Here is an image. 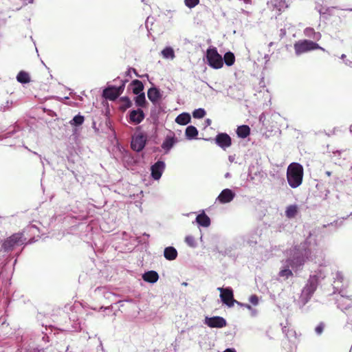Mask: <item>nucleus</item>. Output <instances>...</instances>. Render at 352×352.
Here are the masks:
<instances>
[{"instance_id": "obj_50", "label": "nucleus", "mask_w": 352, "mask_h": 352, "mask_svg": "<svg viewBox=\"0 0 352 352\" xmlns=\"http://www.w3.org/2000/svg\"><path fill=\"white\" fill-rule=\"evenodd\" d=\"M230 176H231V175L230 173H226L225 175L226 178H229V177H230Z\"/></svg>"}, {"instance_id": "obj_21", "label": "nucleus", "mask_w": 352, "mask_h": 352, "mask_svg": "<svg viewBox=\"0 0 352 352\" xmlns=\"http://www.w3.org/2000/svg\"><path fill=\"white\" fill-rule=\"evenodd\" d=\"M131 85L134 94L137 95L144 93V85L142 81L139 80H133L131 82Z\"/></svg>"}, {"instance_id": "obj_11", "label": "nucleus", "mask_w": 352, "mask_h": 352, "mask_svg": "<svg viewBox=\"0 0 352 352\" xmlns=\"http://www.w3.org/2000/svg\"><path fill=\"white\" fill-rule=\"evenodd\" d=\"M235 196L236 194L232 190L225 188L218 195L216 201L221 204H228L231 202L234 199Z\"/></svg>"}, {"instance_id": "obj_1", "label": "nucleus", "mask_w": 352, "mask_h": 352, "mask_svg": "<svg viewBox=\"0 0 352 352\" xmlns=\"http://www.w3.org/2000/svg\"><path fill=\"white\" fill-rule=\"evenodd\" d=\"M303 167L297 162L291 163L287 169V179L290 187L296 188L302 182Z\"/></svg>"}, {"instance_id": "obj_19", "label": "nucleus", "mask_w": 352, "mask_h": 352, "mask_svg": "<svg viewBox=\"0 0 352 352\" xmlns=\"http://www.w3.org/2000/svg\"><path fill=\"white\" fill-rule=\"evenodd\" d=\"M191 121L190 115L188 113H182L175 118V122L181 125H186Z\"/></svg>"}, {"instance_id": "obj_39", "label": "nucleus", "mask_w": 352, "mask_h": 352, "mask_svg": "<svg viewBox=\"0 0 352 352\" xmlns=\"http://www.w3.org/2000/svg\"><path fill=\"white\" fill-rule=\"evenodd\" d=\"M249 300H250V303L252 305H256L258 304V298L255 294L251 295Z\"/></svg>"}, {"instance_id": "obj_10", "label": "nucleus", "mask_w": 352, "mask_h": 352, "mask_svg": "<svg viewBox=\"0 0 352 352\" xmlns=\"http://www.w3.org/2000/svg\"><path fill=\"white\" fill-rule=\"evenodd\" d=\"M166 164L164 162L158 160L154 164H153L151 167V175L152 178L155 180H159L164 170H165Z\"/></svg>"}, {"instance_id": "obj_46", "label": "nucleus", "mask_w": 352, "mask_h": 352, "mask_svg": "<svg viewBox=\"0 0 352 352\" xmlns=\"http://www.w3.org/2000/svg\"><path fill=\"white\" fill-rule=\"evenodd\" d=\"M248 177H249L250 179H254V177L252 175V173H251L250 169H249Z\"/></svg>"}, {"instance_id": "obj_25", "label": "nucleus", "mask_w": 352, "mask_h": 352, "mask_svg": "<svg viewBox=\"0 0 352 352\" xmlns=\"http://www.w3.org/2000/svg\"><path fill=\"white\" fill-rule=\"evenodd\" d=\"M298 213V206L296 204L289 205L285 210V216L288 219L294 218Z\"/></svg>"}, {"instance_id": "obj_12", "label": "nucleus", "mask_w": 352, "mask_h": 352, "mask_svg": "<svg viewBox=\"0 0 352 352\" xmlns=\"http://www.w3.org/2000/svg\"><path fill=\"white\" fill-rule=\"evenodd\" d=\"M129 122L138 124L143 121L145 118V114L142 109L138 108L137 109H131L128 113Z\"/></svg>"}, {"instance_id": "obj_52", "label": "nucleus", "mask_w": 352, "mask_h": 352, "mask_svg": "<svg viewBox=\"0 0 352 352\" xmlns=\"http://www.w3.org/2000/svg\"><path fill=\"white\" fill-rule=\"evenodd\" d=\"M245 306H246V307H247L248 309H251V306H250L249 304H247Z\"/></svg>"}, {"instance_id": "obj_53", "label": "nucleus", "mask_w": 352, "mask_h": 352, "mask_svg": "<svg viewBox=\"0 0 352 352\" xmlns=\"http://www.w3.org/2000/svg\"><path fill=\"white\" fill-rule=\"evenodd\" d=\"M33 239H29V240L28 241V242H29V243L34 242V241H33Z\"/></svg>"}, {"instance_id": "obj_28", "label": "nucleus", "mask_w": 352, "mask_h": 352, "mask_svg": "<svg viewBox=\"0 0 352 352\" xmlns=\"http://www.w3.org/2000/svg\"><path fill=\"white\" fill-rule=\"evenodd\" d=\"M16 80L21 84H26L30 81V77L26 72L21 71L16 76Z\"/></svg>"}, {"instance_id": "obj_49", "label": "nucleus", "mask_w": 352, "mask_h": 352, "mask_svg": "<svg viewBox=\"0 0 352 352\" xmlns=\"http://www.w3.org/2000/svg\"><path fill=\"white\" fill-rule=\"evenodd\" d=\"M325 174H326L327 176L329 177V176L331 175V172L327 170V171L325 172Z\"/></svg>"}, {"instance_id": "obj_48", "label": "nucleus", "mask_w": 352, "mask_h": 352, "mask_svg": "<svg viewBox=\"0 0 352 352\" xmlns=\"http://www.w3.org/2000/svg\"><path fill=\"white\" fill-rule=\"evenodd\" d=\"M264 58L266 60V61H268L270 60V56L268 54H265Z\"/></svg>"}, {"instance_id": "obj_26", "label": "nucleus", "mask_w": 352, "mask_h": 352, "mask_svg": "<svg viewBox=\"0 0 352 352\" xmlns=\"http://www.w3.org/2000/svg\"><path fill=\"white\" fill-rule=\"evenodd\" d=\"M304 34L306 36L311 38L314 40H319L321 37L320 32H316L312 28H307L304 30Z\"/></svg>"}, {"instance_id": "obj_13", "label": "nucleus", "mask_w": 352, "mask_h": 352, "mask_svg": "<svg viewBox=\"0 0 352 352\" xmlns=\"http://www.w3.org/2000/svg\"><path fill=\"white\" fill-rule=\"evenodd\" d=\"M205 323L210 328H222L227 325L226 320L221 316L207 317Z\"/></svg>"}, {"instance_id": "obj_16", "label": "nucleus", "mask_w": 352, "mask_h": 352, "mask_svg": "<svg viewBox=\"0 0 352 352\" xmlns=\"http://www.w3.org/2000/svg\"><path fill=\"white\" fill-rule=\"evenodd\" d=\"M195 221L199 226L204 228L210 225V219L204 210L196 217Z\"/></svg>"}, {"instance_id": "obj_3", "label": "nucleus", "mask_w": 352, "mask_h": 352, "mask_svg": "<svg viewBox=\"0 0 352 352\" xmlns=\"http://www.w3.org/2000/svg\"><path fill=\"white\" fill-rule=\"evenodd\" d=\"M294 48L295 50V54L297 56H299L302 54L314 50L320 49L324 50L323 48L319 46L318 43L316 42L309 41V40H300L296 42L294 45Z\"/></svg>"}, {"instance_id": "obj_2", "label": "nucleus", "mask_w": 352, "mask_h": 352, "mask_svg": "<svg viewBox=\"0 0 352 352\" xmlns=\"http://www.w3.org/2000/svg\"><path fill=\"white\" fill-rule=\"evenodd\" d=\"M310 254V250L306 248L292 250L290 251V257L287 260V263L293 269H298L304 264Z\"/></svg>"}, {"instance_id": "obj_6", "label": "nucleus", "mask_w": 352, "mask_h": 352, "mask_svg": "<svg viewBox=\"0 0 352 352\" xmlns=\"http://www.w3.org/2000/svg\"><path fill=\"white\" fill-rule=\"evenodd\" d=\"M146 142V136L143 133H139L132 137L131 147L133 151L136 152H140L144 148Z\"/></svg>"}, {"instance_id": "obj_27", "label": "nucleus", "mask_w": 352, "mask_h": 352, "mask_svg": "<svg viewBox=\"0 0 352 352\" xmlns=\"http://www.w3.org/2000/svg\"><path fill=\"white\" fill-rule=\"evenodd\" d=\"M134 100L136 106L139 107H144L147 104L144 93L137 94Z\"/></svg>"}, {"instance_id": "obj_14", "label": "nucleus", "mask_w": 352, "mask_h": 352, "mask_svg": "<svg viewBox=\"0 0 352 352\" xmlns=\"http://www.w3.org/2000/svg\"><path fill=\"white\" fill-rule=\"evenodd\" d=\"M318 287V279L315 277L310 278L305 287H303L302 293L310 298Z\"/></svg>"}, {"instance_id": "obj_37", "label": "nucleus", "mask_w": 352, "mask_h": 352, "mask_svg": "<svg viewBox=\"0 0 352 352\" xmlns=\"http://www.w3.org/2000/svg\"><path fill=\"white\" fill-rule=\"evenodd\" d=\"M12 101L7 100L5 103L1 106V110L3 111H8L11 109L12 105Z\"/></svg>"}, {"instance_id": "obj_23", "label": "nucleus", "mask_w": 352, "mask_h": 352, "mask_svg": "<svg viewBox=\"0 0 352 352\" xmlns=\"http://www.w3.org/2000/svg\"><path fill=\"white\" fill-rule=\"evenodd\" d=\"M164 257L169 261L175 259L177 257V251L176 248L173 247L165 248Z\"/></svg>"}, {"instance_id": "obj_30", "label": "nucleus", "mask_w": 352, "mask_h": 352, "mask_svg": "<svg viewBox=\"0 0 352 352\" xmlns=\"http://www.w3.org/2000/svg\"><path fill=\"white\" fill-rule=\"evenodd\" d=\"M84 121L85 117L78 113L69 121V124L73 126H80L83 124Z\"/></svg>"}, {"instance_id": "obj_9", "label": "nucleus", "mask_w": 352, "mask_h": 352, "mask_svg": "<svg viewBox=\"0 0 352 352\" xmlns=\"http://www.w3.org/2000/svg\"><path fill=\"white\" fill-rule=\"evenodd\" d=\"M214 141L217 145L223 150H226L232 144V139L226 133H219L216 135Z\"/></svg>"}, {"instance_id": "obj_17", "label": "nucleus", "mask_w": 352, "mask_h": 352, "mask_svg": "<svg viewBox=\"0 0 352 352\" xmlns=\"http://www.w3.org/2000/svg\"><path fill=\"white\" fill-rule=\"evenodd\" d=\"M142 279L149 283H155L159 279V275L155 271H148L142 275Z\"/></svg>"}, {"instance_id": "obj_22", "label": "nucleus", "mask_w": 352, "mask_h": 352, "mask_svg": "<svg viewBox=\"0 0 352 352\" xmlns=\"http://www.w3.org/2000/svg\"><path fill=\"white\" fill-rule=\"evenodd\" d=\"M185 135L188 140H192L198 135V130L192 125L188 126L185 131Z\"/></svg>"}, {"instance_id": "obj_54", "label": "nucleus", "mask_w": 352, "mask_h": 352, "mask_svg": "<svg viewBox=\"0 0 352 352\" xmlns=\"http://www.w3.org/2000/svg\"><path fill=\"white\" fill-rule=\"evenodd\" d=\"M348 10H349V11H352V8L348 9Z\"/></svg>"}, {"instance_id": "obj_24", "label": "nucleus", "mask_w": 352, "mask_h": 352, "mask_svg": "<svg viewBox=\"0 0 352 352\" xmlns=\"http://www.w3.org/2000/svg\"><path fill=\"white\" fill-rule=\"evenodd\" d=\"M250 133V129L248 125H241L238 126L236 134L241 138H247Z\"/></svg>"}, {"instance_id": "obj_47", "label": "nucleus", "mask_w": 352, "mask_h": 352, "mask_svg": "<svg viewBox=\"0 0 352 352\" xmlns=\"http://www.w3.org/2000/svg\"><path fill=\"white\" fill-rule=\"evenodd\" d=\"M228 159H229L230 162H233L234 160V156L230 155Z\"/></svg>"}, {"instance_id": "obj_4", "label": "nucleus", "mask_w": 352, "mask_h": 352, "mask_svg": "<svg viewBox=\"0 0 352 352\" xmlns=\"http://www.w3.org/2000/svg\"><path fill=\"white\" fill-rule=\"evenodd\" d=\"M206 59L208 65L214 69H217L223 67V58L214 47H209L206 50Z\"/></svg>"}, {"instance_id": "obj_18", "label": "nucleus", "mask_w": 352, "mask_h": 352, "mask_svg": "<svg viewBox=\"0 0 352 352\" xmlns=\"http://www.w3.org/2000/svg\"><path fill=\"white\" fill-rule=\"evenodd\" d=\"M176 142L177 140L174 136L167 135L162 144V148L167 153L173 147Z\"/></svg>"}, {"instance_id": "obj_44", "label": "nucleus", "mask_w": 352, "mask_h": 352, "mask_svg": "<svg viewBox=\"0 0 352 352\" xmlns=\"http://www.w3.org/2000/svg\"><path fill=\"white\" fill-rule=\"evenodd\" d=\"M344 64L347 66H349L351 67H352V61H351L350 60H344Z\"/></svg>"}, {"instance_id": "obj_20", "label": "nucleus", "mask_w": 352, "mask_h": 352, "mask_svg": "<svg viewBox=\"0 0 352 352\" xmlns=\"http://www.w3.org/2000/svg\"><path fill=\"white\" fill-rule=\"evenodd\" d=\"M27 239H28L25 236V232L23 231L13 234L4 242H23L25 241Z\"/></svg>"}, {"instance_id": "obj_32", "label": "nucleus", "mask_w": 352, "mask_h": 352, "mask_svg": "<svg viewBox=\"0 0 352 352\" xmlns=\"http://www.w3.org/2000/svg\"><path fill=\"white\" fill-rule=\"evenodd\" d=\"M162 54L165 58H175V52L173 49L171 47H166L162 51Z\"/></svg>"}, {"instance_id": "obj_45", "label": "nucleus", "mask_w": 352, "mask_h": 352, "mask_svg": "<svg viewBox=\"0 0 352 352\" xmlns=\"http://www.w3.org/2000/svg\"><path fill=\"white\" fill-rule=\"evenodd\" d=\"M222 352H236V351L233 349H228Z\"/></svg>"}, {"instance_id": "obj_41", "label": "nucleus", "mask_w": 352, "mask_h": 352, "mask_svg": "<svg viewBox=\"0 0 352 352\" xmlns=\"http://www.w3.org/2000/svg\"><path fill=\"white\" fill-rule=\"evenodd\" d=\"M329 8H327L324 10V9H323V8H322V9H320V10H318V12H319V13H320V16H323V15H324L327 12H329Z\"/></svg>"}, {"instance_id": "obj_5", "label": "nucleus", "mask_w": 352, "mask_h": 352, "mask_svg": "<svg viewBox=\"0 0 352 352\" xmlns=\"http://www.w3.org/2000/svg\"><path fill=\"white\" fill-rule=\"evenodd\" d=\"M122 84L118 87L109 85L103 89L102 96L109 100H116L123 92L125 87V82L121 80Z\"/></svg>"}, {"instance_id": "obj_43", "label": "nucleus", "mask_w": 352, "mask_h": 352, "mask_svg": "<svg viewBox=\"0 0 352 352\" xmlns=\"http://www.w3.org/2000/svg\"><path fill=\"white\" fill-rule=\"evenodd\" d=\"M212 123V121L209 118H207L206 120H205V126H208L211 124Z\"/></svg>"}, {"instance_id": "obj_31", "label": "nucleus", "mask_w": 352, "mask_h": 352, "mask_svg": "<svg viewBox=\"0 0 352 352\" xmlns=\"http://www.w3.org/2000/svg\"><path fill=\"white\" fill-rule=\"evenodd\" d=\"M271 4L278 11H282L287 7L285 0H271Z\"/></svg>"}, {"instance_id": "obj_15", "label": "nucleus", "mask_w": 352, "mask_h": 352, "mask_svg": "<svg viewBox=\"0 0 352 352\" xmlns=\"http://www.w3.org/2000/svg\"><path fill=\"white\" fill-rule=\"evenodd\" d=\"M147 96L152 103L155 104L162 98V94L158 88L152 87L148 90Z\"/></svg>"}, {"instance_id": "obj_40", "label": "nucleus", "mask_w": 352, "mask_h": 352, "mask_svg": "<svg viewBox=\"0 0 352 352\" xmlns=\"http://www.w3.org/2000/svg\"><path fill=\"white\" fill-rule=\"evenodd\" d=\"M194 241H195V238L192 235L189 234L185 237L184 242H194Z\"/></svg>"}, {"instance_id": "obj_7", "label": "nucleus", "mask_w": 352, "mask_h": 352, "mask_svg": "<svg viewBox=\"0 0 352 352\" xmlns=\"http://www.w3.org/2000/svg\"><path fill=\"white\" fill-rule=\"evenodd\" d=\"M220 291V298L222 302L228 307H232L236 301L234 300L232 290L230 288L219 287Z\"/></svg>"}, {"instance_id": "obj_51", "label": "nucleus", "mask_w": 352, "mask_h": 352, "mask_svg": "<svg viewBox=\"0 0 352 352\" xmlns=\"http://www.w3.org/2000/svg\"><path fill=\"white\" fill-rule=\"evenodd\" d=\"M345 58H346V55L345 54H342L341 56H340V58L343 59V60H344Z\"/></svg>"}, {"instance_id": "obj_8", "label": "nucleus", "mask_w": 352, "mask_h": 352, "mask_svg": "<svg viewBox=\"0 0 352 352\" xmlns=\"http://www.w3.org/2000/svg\"><path fill=\"white\" fill-rule=\"evenodd\" d=\"M347 217H343L342 219H338L327 225L324 224L321 227L316 228L313 232L314 233L316 232H320L321 234L323 235L326 234L327 229H329L330 231H335L338 228L340 227L342 225L343 221Z\"/></svg>"}, {"instance_id": "obj_42", "label": "nucleus", "mask_w": 352, "mask_h": 352, "mask_svg": "<svg viewBox=\"0 0 352 352\" xmlns=\"http://www.w3.org/2000/svg\"><path fill=\"white\" fill-rule=\"evenodd\" d=\"M23 3V6H27L28 4H30V3H33L34 0H21Z\"/></svg>"}, {"instance_id": "obj_36", "label": "nucleus", "mask_w": 352, "mask_h": 352, "mask_svg": "<svg viewBox=\"0 0 352 352\" xmlns=\"http://www.w3.org/2000/svg\"><path fill=\"white\" fill-rule=\"evenodd\" d=\"M186 6L192 8L199 4V0H184Z\"/></svg>"}, {"instance_id": "obj_35", "label": "nucleus", "mask_w": 352, "mask_h": 352, "mask_svg": "<svg viewBox=\"0 0 352 352\" xmlns=\"http://www.w3.org/2000/svg\"><path fill=\"white\" fill-rule=\"evenodd\" d=\"M120 100L123 103L124 109L129 108L132 106V102L127 96L121 97Z\"/></svg>"}, {"instance_id": "obj_34", "label": "nucleus", "mask_w": 352, "mask_h": 352, "mask_svg": "<svg viewBox=\"0 0 352 352\" xmlns=\"http://www.w3.org/2000/svg\"><path fill=\"white\" fill-rule=\"evenodd\" d=\"M289 265L287 263V267L282 269L279 272L280 277H285L287 278L292 277L293 276L292 272L289 269Z\"/></svg>"}, {"instance_id": "obj_33", "label": "nucleus", "mask_w": 352, "mask_h": 352, "mask_svg": "<svg viewBox=\"0 0 352 352\" xmlns=\"http://www.w3.org/2000/svg\"><path fill=\"white\" fill-rule=\"evenodd\" d=\"M206 114V111L203 108L195 109L192 111V116L194 118L200 119L204 118Z\"/></svg>"}, {"instance_id": "obj_29", "label": "nucleus", "mask_w": 352, "mask_h": 352, "mask_svg": "<svg viewBox=\"0 0 352 352\" xmlns=\"http://www.w3.org/2000/svg\"><path fill=\"white\" fill-rule=\"evenodd\" d=\"M223 62L227 66H232L235 62L234 54L231 52H226L223 58Z\"/></svg>"}, {"instance_id": "obj_38", "label": "nucleus", "mask_w": 352, "mask_h": 352, "mask_svg": "<svg viewBox=\"0 0 352 352\" xmlns=\"http://www.w3.org/2000/svg\"><path fill=\"white\" fill-rule=\"evenodd\" d=\"M324 327V324L322 322L319 323L318 326L315 327V332H316L317 334L320 335L322 332L323 331Z\"/></svg>"}]
</instances>
